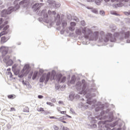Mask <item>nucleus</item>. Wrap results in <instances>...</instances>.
Masks as SVG:
<instances>
[{
    "label": "nucleus",
    "mask_w": 130,
    "mask_h": 130,
    "mask_svg": "<svg viewBox=\"0 0 130 130\" xmlns=\"http://www.w3.org/2000/svg\"><path fill=\"white\" fill-rule=\"evenodd\" d=\"M108 112H109V109H107L106 111H103L101 112V115L96 117V118H98V119H100V120L108 118V120L100 121L99 122V125H100V124H103L104 130H116L115 128L111 129L110 127H114L115 125L118 124V122L120 121V119H119L118 121H116L113 123L107 124V122H111V121H113V112H111L109 116L107 117L106 115L108 114Z\"/></svg>",
    "instance_id": "obj_1"
},
{
    "label": "nucleus",
    "mask_w": 130,
    "mask_h": 130,
    "mask_svg": "<svg viewBox=\"0 0 130 130\" xmlns=\"http://www.w3.org/2000/svg\"><path fill=\"white\" fill-rule=\"evenodd\" d=\"M76 88L77 91H80L79 94L85 95L86 99H87L86 102L87 104L91 105L96 102L95 100L93 101H91V99H92L93 97L96 96V94L91 92H95V89L90 88L89 89V92H88V89H87V82H86L85 79H83L82 81H78L76 84Z\"/></svg>",
    "instance_id": "obj_2"
},
{
    "label": "nucleus",
    "mask_w": 130,
    "mask_h": 130,
    "mask_svg": "<svg viewBox=\"0 0 130 130\" xmlns=\"http://www.w3.org/2000/svg\"><path fill=\"white\" fill-rule=\"evenodd\" d=\"M81 33L84 34V38H85V39H88L89 41H93L94 40L96 41V40L98 39V32L95 31L93 33V31L89 28L87 29L86 27L83 28Z\"/></svg>",
    "instance_id": "obj_3"
},
{
    "label": "nucleus",
    "mask_w": 130,
    "mask_h": 130,
    "mask_svg": "<svg viewBox=\"0 0 130 130\" xmlns=\"http://www.w3.org/2000/svg\"><path fill=\"white\" fill-rule=\"evenodd\" d=\"M19 8L20 5H19V4H16L14 7H10L7 10L4 9L1 12V16L4 17L6 18L5 20H7L9 19V16H8V15L12 14L13 12H16V11L19 10Z\"/></svg>",
    "instance_id": "obj_4"
},
{
    "label": "nucleus",
    "mask_w": 130,
    "mask_h": 130,
    "mask_svg": "<svg viewBox=\"0 0 130 130\" xmlns=\"http://www.w3.org/2000/svg\"><path fill=\"white\" fill-rule=\"evenodd\" d=\"M112 37V34L108 33L107 35H104L102 37V40H104V42H108L109 40L111 42H115V41H116V39Z\"/></svg>",
    "instance_id": "obj_5"
},
{
    "label": "nucleus",
    "mask_w": 130,
    "mask_h": 130,
    "mask_svg": "<svg viewBox=\"0 0 130 130\" xmlns=\"http://www.w3.org/2000/svg\"><path fill=\"white\" fill-rule=\"evenodd\" d=\"M50 76H51V73L50 72H48L47 74L46 73H44L40 78V82L43 83L45 81V84H47V82L49 81V79H50Z\"/></svg>",
    "instance_id": "obj_6"
},
{
    "label": "nucleus",
    "mask_w": 130,
    "mask_h": 130,
    "mask_svg": "<svg viewBox=\"0 0 130 130\" xmlns=\"http://www.w3.org/2000/svg\"><path fill=\"white\" fill-rule=\"evenodd\" d=\"M41 16H43L44 18L40 17L39 18V22H42V21H44L45 23H48V14L46 13V10H43L41 12Z\"/></svg>",
    "instance_id": "obj_7"
},
{
    "label": "nucleus",
    "mask_w": 130,
    "mask_h": 130,
    "mask_svg": "<svg viewBox=\"0 0 130 130\" xmlns=\"http://www.w3.org/2000/svg\"><path fill=\"white\" fill-rule=\"evenodd\" d=\"M67 80V78L66 77H62V75L59 74L57 75V79L56 81L58 84H60L61 83H64Z\"/></svg>",
    "instance_id": "obj_8"
},
{
    "label": "nucleus",
    "mask_w": 130,
    "mask_h": 130,
    "mask_svg": "<svg viewBox=\"0 0 130 130\" xmlns=\"http://www.w3.org/2000/svg\"><path fill=\"white\" fill-rule=\"evenodd\" d=\"M43 6V4L42 3H36L35 4L32 6V9L34 10V12H38L39 10H40V8L41 7Z\"/></svg>",
    "instance_id": "obj_9"
},
{
    "label": "nucleus",
    "mask_w": 130,
    "mask_h": 130,
    "mask_svg": "<svg viewBox=\"0 0 130 130\" xmlns=\"http://www.w3.org/2000/svg\"><path fill=\"white\" fill-rule=\"evenodd\" d=\"M47 3L50 5H52L55 9H57V8H59L60 7V4L59 3H56V2L53 0H48Z\"/></svg>",
    "instance_id": "obj_10"
},
{
    "label": "nucleus",
    "mask_w": 130,
    "mask_h": 130,
    "mask_svg": "<svg viewBox=\"0 0 130 130\" xmlns=\"http://www.w3.org/2000/svg\"><path fill=\"white\" fill-rule=\"evenodd\" d=\"M8 51H9V48L4 46L0 47V52L2 54V56H5L6 54H7Z\"/></svg>",
    "instance_id": "obj_11"
},
{
    "label": "nucleus",
    "mask_w": 130,
    "mask_h": 130,
    "mask_svg": "<svg viewBox=\"0 0 130 130\" xmlns=\"http://www.w3.org/2000/svg\"><path fill=\"white\" fill-rule=\"evenodd\" d=\"M30 72V66L28 64H25L22 70V73H25L26 75Z\"/></svg>",
    "instance_id": "obj_12"
},
{
    "label": "nucleus",
    "mask_w": 130,
    "mask_h": 130,
    "mask_svg": "<svg viewBox=\"0 0 130 130\" xmlns=\"http://www.w3.org/2000/svg\"><path fill=\"white\" fill-rule=\"evenodd\" d=\"M55 21L56 22V26H59L61 24V20H60V15L59 14H57Z\"/></svg>",
    "instance_id": "obj_13"
},
{
    "label": "nucleus",
    "mask_w": 130,
    "mask_h": 130,
    "mask_svg": "<svg viewBox=\"0 0 130 130\" xmlns=\"http://www.w3.org/2000/svg\"><path fill=\"white\" fill-rule=\"evenodd\" d=\"M124 37L127 40V43H130V32L128 31L124 33Z\"/></svg>",
    "instance_id": "obj_14"
},
{
    "label": "nucleus",
    "mask_w": 130,
    "mask_h": 130,
    "mask_svg": "<svg viewBox=\"0 0 130 130\" xmlns=\"http://www.w3.org/2000/svg\"><path fill=\"white\" fill-rule=\"evenodd\" d=\"M9 25H6L4 28H3V31L0 34V37L3 36V35H5L8 33V31H7V29H9Z\"/></svg>",
    "instance_id": "obj_15"
},
{
    "label": "nucleus",
    "mask_w": 130,
    "mask_h": 130,
    "mask_svg": "<svg viewBox=\"0 0 130 130\" xmlns=\"http://www.w3.org/2000/svg\"><path fill=\"white\" fill-rule=\"evenodd\" d=\"M22 84L24 85L25 86H26V87L27 89H31L32 88V86H31V84H30V83L28 81H24V80L22 81Z\"/></svg>",
    "instance_id": "obj_16"
},
{
    "label": "nucleus",
    "mask_w": 130,
    "mask_h": 130,
    "mask_svg": "<svg viewBox=\"0 0 130 130\" xmlns=\"http://www.w3.org/2000/svg\"><path fill=\"white\" fill-rule=\"evenodd\" d=\"M75 95H76V94H75V92H71L69 94L68 99L70 101H73V100H74V99H75Z\"/></svg>",
    "instance_id": "obj_17"
},
{
    "label": "nucleus",
    "mask_w": 130,
    "mask_h": 130,
    "mask_svg": "<svg viewBox=\"0 0 130 130\" xmlns=\"http://www.w3.org/2000/svg\"><path fill=\"white\" fill-rule=\"evenodd\" d=\"M104 109V105H100L98 106V107L95 108V111L98 112V111H100V110H103Z\"/></svg>",
    "instance_id": "obj_18"
},
{
    "label": "nucleus",
    "mask_w": 130,
    "mask_h": 130,
    "mask_svg": "<svg viewBox=\"0 0 130 130\" xmlns=\"http://www.w3.org/2000/svg\"><path fill=\"white\" fill-rule=\"evenodd\" d=\"M8 40H9V39H7L6 37H2L1 38V43H6Z\"/></svg>",
    "instance_id": "obj_19"
},
{
    "label": "nucleus",
    "mask_w": 130,
    "mask_h": 130,
    "mask_svg": "<svg viewBox=\"0 0 130 130\" xmlns=\"http://www.w3.org/2000/svg\"><path fill=\"white\" fill-rule=\"evenodd\" d=\"M112 3H114V2H117L118 3H121L122 2H125V3H127L128 0H111Z\"/></svg>",
    "instance_id": "obj_20"
},
{
    "label": "nucleus",
    "mask_w": 130,
    "mask_h": 130,
    "mask_svg": "<svg viewBox=\"0 0 130 130\" xmlns=\"http://www.w3.org/2000/svg\"><path fill=\"white\" fill-rule=\"evenodd\" d=\"M75 82H76V77H75V76H73L71 78L70 83L71 84H75Z\"/></svg>",
    "instance_id": "obj_21"
},
{
    "label": "nucleus",
    "mask_w": 130,
    "mask_h": 130,
    "mask_svg": "<svg viewBox=\"0 0 130 130\" xmlns=\"http://www.w3.org/2000/svg\"><path fill=\"white\" fill-rule=\"evenodd\" d=\"M6 63L7 66H11L14 63V61H13V60L9 59Z\"/></svg>",
    "instance_id": "obj_22"
},
{
    "label": "nucleus",
    "mask_w": 130,
    "mask_h": 130,
    "mask_svg": "<svg viewBox=\"0 0 130 130\" xmlns=\"http://www.w3.org/2000/svg\"><path fill=\"white\" fill-rule=\"evenodd\" d=\"M28 3H29L28 0H23L19 3V5H24V4L27 5Z\"/></svg>",
    "instance_id": "obj_23"
},
{
    "label": "nucleus",
    "mask_w": 130,
    "mask_h": 130,
    "mask_svg": "<svg viewBox=\"0 0 130 130\" xmlns=\"http://www.w3.org/2000/svg\"><path fill=\"white\" fill-rule=\"evenodd\" d=\"M10 59V56L7 55L5 57H4L3 61L4 62H5L6 63H7V62H8V61Z\"/></svg>",
    "instance_id": "obj_24"
},
{
    "label": "nucleus",
    "mask_w": 130,
    "mask_h": 130,
    "mask_svg": "<svg viewBox=\"0 0 130 130\" xmlns=\"http://www.w3.org/2000/svg\"><path fill=\"white\" fill-rule=\"evenodd\" d=\"M75 32L77 35H82V30L80 29H77Z\"/></svg>",
    "instance_id": "obj_25"
},
{
    "label": "nucleus",
    "mask_w": 130,
    "mask_h": 130,
    "mask_svg": "<svg viewBox=\"0 0 130 130\" xmlns=\"http://www.w3.org/2000/svg\"><path fill=\"white\" fill-rule=\"evenodd\" d=\"M110 0H105V1L106 2H109ZM101 2H102V0H98V2H97L96 1H95V3L96 4V5H100V3H101Z\"/></svg>",
    "instance_id": "obj_26"
},
{
    "label": "nucleus",
    "mask_w": 130,
    "mask_h": 130,
    "mask_svg": "<svg viewBox=\"0 0 130 130\" xmlns=\"http://www.w3.org/2000/svg\"><path fill=\"white\" fill-rule=\"evenodd\" d=\"M67 24H68L67 23V21H66V20H63L62 21V27H66V26H67Z\"/></svg>",
    "instance_id": "obj_27"
},
{
    "label": "nucleus",
    "mask_w": 130,
    "mask_h": 130,
    "mask_svg": "<svg viewBox=\"0 0 130 130\" xmlns=\"http://www.w3.org/2000/svg\"><path fill=\"white\" fill-rule=\"evenodd\" d=\"M23 112H29V108H28L27 107H25L23 109Z\"/></svg>",
    "instance_id": "obj_28"
},
{
    "label": "nucleus",
    "mask_w": 130,
    "mask_h": 130,
    "mask_svg": "<svg viewBox=\"0 0 130 130\" xmlns=\"http://www.w3.org/2000/svg\"><path fill=\"white\" fill-rule=\"evenodd\" d=\"M111 15H115V16H119V14H117L115 11H111Z\"/></svg>",
    "instance_id": "obj_29"
},
{
    "label": "nucleus",
    "mask_w": 130,
    "mask_h": 130,
    "mask_svg": "<svg viewBox=\"0 0 130 130\" xmlns=\"http://www.w3.org/2000/svg\"><path fill=\"white\" fill-rule=\"evenodd\" d=\"M80 105H81L82 107H83L85 109H87L88 107H89V105H85L84 106H83L82 103H80Z\"/></svg>",
    "instance_id": "obj_30"
},
{
    "label": "nucleus",
    "mask_w": 130,
    "mask_h": 130,
    "mask_svg": "<svg viewBox=\"0 0 130 130\" xmlns=\"http://www.w3.org/2000/svg\"><path fill=\"white\" fill-rule=\"evenodd\" d=\"M14 75H15V76H17V75H19V73H20V70H15L14 71Z\"/></svg>",
    "instance_id": "obj_31"
},
{
    "label": "nucleus",
    "mask_w": 130,
    "mask_h": 130,
    "mask_svg": "<svg viewBox=\"0 0 130 130\" xmlns=\"http://www.w3.org/2000/svg\"><path fill=\"white\" fill-rule=\"evenodd\" d=\"M37 75H38L37 73H35L32 76V79L35 80V79H36V78H37Z\"/></svg>",
    "instance_id": "obj_32"
},
{
    "label": "nucleus",
    "mask_w": 130,
    "mask_h": 130,
    "mask_svg": "<svg viewBox=\"0 0 130 130\" xmlns=\"http://www.w3.org/2000/svg\"><path fill=\"white\" fill-rule=\"evenodd\" d=\"M70 24H71V27H75V26H76V25H77L76 24V22H71L70 23Z\"/></svg>",
    "instance_id": "obj_33"
},
{
    "label": "nucleus",
    "mask_w": 130,
    "mask_h": 130,
    "mask_svg": "<svg viewBox=\"0 0 130 130\" xmlns=\"http://www.w3.org/2000/svg\"><path fill=\"white\" fill-rule=\"evenodd\" d=\"M54 76H55V71L52 70V73H51V76L53 77V78H54Z\"/></svg>",
    "instance_id": "obj_34"
},
{
    "label": "nucleus",
    "mask_w": 130,
    "mask_h": 130,
    "mask_svg": "<svg viewBox=\"0 0 130 130\" xmlns=\"http://www.w3.org/2000/svg\"><path fill=\"white\" fill-rule=\"evenodd\" d=\"M100 15H101L102 16H104V15H105V13L104 12V11L103 10H101L100 11Z\"/></svg>",
    "instance_id": "obj_35"
},
{
    "label": "nucleus",
    "mask_w": 130,
    "mask_h": 130,
    "mask_svg": "<svg viewBox=\"0 0 130 130\" xmlns=\"http://www.w3.org/2000/svg\"><path fill=\"white\" fill-rule=\"evenodd\" d=\"M46 104H47V105H49L50 106H54V104H52V103L50 102H47Z\"/></svg>",
    "instance_id": "obj_36"
},
{
    "label": "nucleus",
    "mask_w": 130,
    "mask_h": 130,
    "mask_svg": "<svg viewBox=\"0 0 130 130\" xmlns=\"http://www.w3.org/2000/svg\"><path fill=\"white\" fill-rule=\"evenodd\" d=\"M69 29L70 31H74V30H75V27L71 26V27H69Z\"/></svg>",
    "instance_id": "obj_37"
},
{
    "label": "nucleus",
    "mask_w": 130,
    "mask_h": 130,
    "mask_svg": "<svg viewBox=\"0 0 130 130\" xmlns=\"http://www.w3.org/2000/svg\"><path fill=\"white\" fill-rule=\"evenodd\" d=\"M62 119H67V116H62V117H61L60 118H59V120H61Z\"/></svg>",
    "instance_id": "obj_38"
},
{
    "label": "nucleus",
    "mask_w": 130,
    "mask_h": 130,
    "mask_svg": "<svg viewBox=\"0 0 130 130\" xmlns=\"http://www.w3.org/2000/svg\"><path fill=\"white\" fill-rule=\"evenodd\" d=\"M55 88L56 90H59V85L56 84L55 86Z\"/></svg>",
    "instance_id": "obj_39"
},
{
    "label": "nucleus",
    "mask_w": 130,
    "mask_h": 130,
    "mask_svg": "<svg viewBox=\"0 0 130 130\" xmlns=\"http://www.w3.org/2000/svg\"><path fill=\"white\" fill-rule=\"evenodd\" d=\"M124 15H126V16H129L130 15V12H124Z\"/></svg>",
    "instance_id": "obj_40"
},
{
    "label": "nucleus",
    "mask_w": 130,
    "mask_h": 130,
    "mask_svg": "<svg viewBox=\"0 0 130 130\" xmlns=\"http://www.w3.org/2000/svg\"><path fill=\"white\" fill-rule=\"evenodd\" d=\"M119 35V34H118V32H115L114 34V37H117V36H118Z\"/></svg>",
    "instance_id": "obj_41"
},
{
    "label": "nucleus",
    "mask_w": 130,
    "mask_h": 130,
    "mask_svg": "<svg viewBox=\"0 0 130 130\" xmlns=\"http://www.w3.org/2000/svg\"><path fill=\"white\" fill-rule=\"evenodd\" d=\"M81 24L82 26H85V21H84V20L81 21Z\"/></svg>",
    "instance_id": "obj_42"
},
{
    "label": "nucleus",
    "mask_w": 130,
    "mask_h": 130,
    "mask_svg": "<svg viewBox=\"0 0 130 130\" xmlns=\"http://www.w3.org/2000/svg\"><path fill=\"white\" fill-rule=\"evenodd\" d=\"M14 97V95H13V94H11L8 96V98H9V99H12V98H13Z\"/></svg>",
    "instance_id": "obj_43"
},
{
    "label": "nucleus",
    "mask_w": 130,
    "mask_h": 130,
    "mask_svg": "<svg viewBox=\"0 0 130 130\" xmlns=\"http://www.w3.org/2000/svg\"><path fill=\"white\" fill-rule=\"evenodd\" d=\"M23 77H24V74H23L18 75V77L19 78H23Z\"/></svg>",
    "instance_id": "obj_44"
},
{
    "label": "nucleus",
    "mask_w": 130,
    "mask_h": 130,
    "mask_svg": "<svg viewBox=\"0 0 130 130\" xmlns=\"http://www.w3.org/2000/svg\"><path fill=\"white\" fill-rule=\"evenodd\" d=\"M53 128H54V130H58V127H57L56 125L53 126Z\"/></svg>",
    "instance_id": "obj_45"
},
{
    "label": "nucleus",
    "mask_w": 130,
    "mask_h": 130,
    "mask_svg": "<svg viewBox=\"0 0 130 130\" xmlns=\"http://www.w3.org/2000/svg\"><path fill=\"white\" fill-rule=\"evenodd\" d=\"M38 110V111H40V112H41V111H44V109L43 108H40Z\"/></svg>",
    "instance_id": "obj_46"
},
{
    "label": "nucleus",
    "mask_w": 130,
    "mask_h": 130,
    "mask_svg": "<svg viewBox=\"0 0 130 130\" xmlns=\"http://www.w3.org/2000/svg\"><path fill=\"white\" fill-rule=\"evenodd\" d=\"M38 98H39V99H42V98H43V96L42 95H39L38 96Z\"/></svg>",
    "instance_id": "obj_47"
},
{
    "label": "nucleus",
    "mask_w": 130,
    "mask_h": 130,
    "mask_svg": "<svg viewBox=\"0 0 130 130\" xmlns=\"http://www.w3.org/2000/svg\"><path fill=\"white\" fill-rule=\"evenodd\" d=\"M3 22H4V19L0 18V25H2V24H3Z\"/></svg>",
    "instance_id": "obj_48"
},
{
    "label": "nucleus",
    "mask_w": 130,
    "mask_h": 130,
    "mask_svg": "<svg viewBox=\"0 0 130 130\" xmlns=\"http://www.w3.org/2000/svg\"><path fill=\"white\" fill-rule=\"evenodd\" d=\"M50 118L51 119H57V118H56V117H54V116H50Z\"/></svg>",
    "instance_id": "obj_49"
},
{
    "label": "nucleus",
    "mask_w": 130,
    "mask_h": 130,
    "mask_svg": "<svg viewBox=\"0 0 130 130\" xmlns=\"http://www.w3.org/2000/svg\"><path fill=\"white\" fill-rule=\"evenodd\" d=\"M51 102H53V103H55V102H56V100H55V99H52L51 100Z\"/></svg>",
    "instance_id": "obj_50"
},
{
    "label": "nucleus",
    "mask_w": 130,
    "mask_h": 130,
    "mask_svg": "<svg viewBox=\"0 0 130 130\" xmlns=\"http://www.w3.org/2000/svg\"><path fill=\"white\" fill-rule=\"evenodd\" d=\"M10 111H16V109L15 108H11Z\"/></svg>",
    "instance_id": "obj_51"
},
{
    "label": "nucleus",
    "mask_w": 130,
    "mask_h": 130,
    "mask_svg": "<svg viewBox=\"0 0 130 130\" xmlns=\"http://www.w3.org/2000/svg\"><path fill=\"white\" fill-rule=\"evenodd\" d=\"M9 75H10V77L12 78V77H13V74H12V72H9Z\"/></svg>",
    "instance_id": "obj_52"
},
{
    "label": "nucleus",
    "mask_w": 130,
    "mask_h": 130,
    "mask_svg": "<svg viewBox=\"0 0 130 130\" xmlns=\"http://www.w3.org/2000/svg\"><path fill=\"white\" fill-rule=\"evenodd\" d=\"M75 98H76V99H79V98H80V95H79V94H76V95H75Z\"/></svg>",
    "instance_id": "obj_53"
},
{
    "label": "nucleus",
    "mask_w": 130,
    "mask_h": 130,
    "mask_svg": "<svg viewBox=\"0 0 130 130\" xmlns=\"http://www.w3.org/2000/svg\"><path fill=\"white\" fill-rule=\"evenodd\" d=\"M40 73H41V74H43V73H44V71L42 69H40Z\"/></svg>",
    "instance_id": "obj_54"
},
{
    "label": "nucleus",
    "mask_w": 130,
    "mask_h": 130,
    "mask_svg": "<svg viewBox=\"0 0 130 130\" xmlns=\"http://www.w3.org/2000/svg\"><path fill=\"white\" fill-rule=\"evenodd\" d=\"M70 111H71V112H72V113H75V111H74V110L73 109H71Z\"/></svg>",
    "instance_id": "obj_55"
},
{
    "label": "nucleus",
    "mask_w": 130,
    "mask_h": 130,
    "mask_svg": "<svg viewBox=\"0 0 130 130\" xmlns=\"http://www.w3.org/2000/svg\"><path fill=\"white\" fill-rule=\"evenodd\" d=\"M5 27V25H2L0 26V30H2V29H3V28Z\"/></svg>",
    "instance_id": "obj_56"
},
{
    "label": "nucleus",
    "mask_w": 130,
    "mask_h": 130,
    "mask_svg": "<svg viewBox=\"0 0 130 130\" xmlns=\"http://www.w3.org/2000/svg\"><path fill=\"white\" fill-rule=\"evenodd\" d=\"M60 113L61 114H64V113H67V112H66V111H61Z\"/></svg>",
    "instance_id": "obj_57"
},
{
    "label": "nucleus",
    "mask_w": 130,
    "mask_h": 130,
    "mask_svg": "<svg viewBox=\"0 0 130 130\" xmlns=\"http://www.w3.org/2000/svg\"><path fill=\"white\" fill-rule=\"evenodd\" d=\"M117 5L118 7H122V4H117Z\"/></svg>",
    "instance_id": "obj_58"
},
{
    "label": "nucleus",
    "mask_w": 130,
    "mask_h": 130,
    "mask_svg": "<svg viewBox=\"0 0 130 130\" xmlns=\"http://www.w3.org/2000/svg\"><path fill=\"white\" fill-rule=\"evenodd\" d=\"M74 20L76 21V22H79V19H78V18H75V19H74Z\"/></svg>",
    "instance_id": "obj_59"
},
{
    "label": "nucleus",
    "mask_w": 130,
    "mask_h": 130,
    "mask_svg": "<svg viewBox=\"0 0 130 130\" xmlns=\"http://www.w3.org/2000/svg\"><path fill=\"white\" fill-rule=\"evenodd\" d=\"M8 23H9V21H5V25H7V24H8Z\"/></svg>",
    "instance_id": "obj_60"
},
{
    "label": "nucleus",
    "mask_w": 130,
    "mask_h": 130,
    "mask_svg": "<svg viewBox=\"0 0 130 130\" xmlns=\"http://www.w3.org/2000/svg\"><path fill=\"white\" fill-rule=\"evenodd\" d=\"M92 126H93V127H97V125H96L95 124H93L92 125Z\"/></svg>",
    "instance_id": "obj_61"
},
{
    "label": "nucleus",
    "mask_w": 130,
    "mask_h": 130,
    "mask_svg": "<svg viewBox=\"0 0 130 130\" xmlns=\"http://www.w3.org/2000/svg\"><path fill=\"white\" fill-rule=\"evenodd\" d=\"M53 14V15H56V12H55V11H52Z\"/></svg>",
    "instance_id": "obj_62"
},
{
    "label": "nucleus",
    "mask_w": 130,
    "mask_h": 130,
    "mask_svg": "<svg viewBox=\"0 0 130 130\" xmlns=\"http://www.w3.org/2000/svg\"><path fill=\"white\" fill-rule=\"evenodd\" d=\"M89 43H90L86 42V43H84V44H85V45H88V44H89Z\"/></svg>",
    "instance_id": "obj_63"
},
{
    "label": "nucleus",
    "mask_w": 130,
    "mask_h": 130,
    "mask_svg": "<svg viewBox=\"0 0 130 130\" xmlns=\"http://www.w3.org/2000/svg\"><path fill=\"white\" fill-rule=\"evenodd\" d=\"M7 71L8 72H10V71H11V68L7 69Z\"/></svg>",
    "instance_id": "obj_64"
}]
</instances>
